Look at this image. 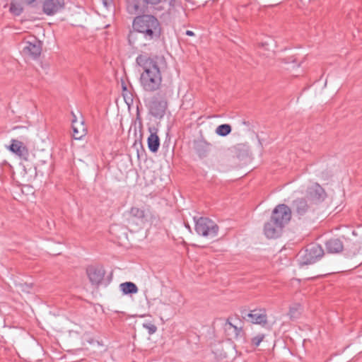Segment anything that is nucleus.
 Returning <instances> with one entry per match:
<instances>
[{
  "label": "nucleus",
  "instance_id": "f257e3e1",
  "mask_svg": "<svg viewBox=\"0 0 362 362\" xmlns=\"http://www.w3.org/2000/svg\"><path fill=\"white\" fill-rule=\"evenodd\" d=\"M136 64L143 68L140 83L143 89L146 92L158 90L162 83V75L158 63L147 55L140 54L136 59Z\"/></svg>",
  "mask_w": 362,
  "mask_h": 362
},
{
  "label": "nucleus",
  "instance_id": "f03ea898",
  "mask_svg": "<svg viewBox=\"0 0 362 362\" xmlns=\"http://www.w3.org/2000/svg\"><path fill=\"white\" fill-rule=\"evenodd\" d=\"M132 27L135 32L141 33L148 41L158 39L160 35L161 28L158 20L154 16L145 13L134 18Z\"/></svg>",
  "mask_w": 362,
  "mask_h": 362
},
{
  "label": "nucleus",
  "instance_id": "7ed1b4c3",
  "mask_svg": "<svg viewBox=\"0 0 362 362\" xmlns=\"http://www.w3.org/2000/svg\"><path fill=\"white\" fill-rule=\"evenodd\" d=\"M153 215L149 209L132 206L127 213L128 226L143 228L147 222L152 221Z\"/></svg>",
  "mask_w": 362,
  "mask_h": 362
},
{
  "label": "nucleus",
  "instance_id": "20e7f679",
  "mask_svg": "<svg viewBox=\"0 0 362 362\" xmlns=\"http://www.w3.org/2000/svg\"><path fill=\"white\" fill-rule=\"evenodd\" d=\"M195 231L199 235L205 238H215L218 232V225L206 217L194 218Z\"/></svg>",
  "mask_w": 362,
  "mask_h": 362
},
{
  "label": "nucleus",
  "instance_id": "39448f33",
  "mask_svg": "<svg viewBox=\"0 0 362 362\" xmlns=\"http://www.w3.org/2000/svg\"><path fill=\"white\" fill-rule=\"evenodd\" d=\"M324 255L322 247L317 244H311L304 251H300L298 255V261L300 265L315 263Z\"/></svg>",
  "mask_w": 362,
  "mask_h": 362
},
{
  "label": "nucleus",
  "instance_id": "423d86ee",
  "mask_svg": "<svg viewBox=\"0 0 362 362\" xmlns=\"http://www.w3.org/2000/svg\"><path fill=\"white\" fill-rule=\"evenodd\" d=\"M243 320L252 324L265 326L267 322V311L264 308H255L247 311L246 309L240 310Z\"/></svg>",
  "mask_w": 362,
  "mask_h": 362
},
{
  "label": "nucleus",
  "instance_id": "0eeeda50",
  "mask_svg": "<svg viewBox=\"0 0 362 362\" xmlns=\"http://www.w3.org/2000/svg\"><path fill=\"white\" fill-rule=\"evenodd\" d=\"M162 0H127V10L134 15L144 13L149 8L159 4Z\"/></svg>",
  "mask_w": 362,
  "mask_h": 362
},
{
  "label": "nucleus",
  "instance_id": "6e6552de",
  "mask_svg": "<svg viewBox=\"0 0 362 362\" xmlns=\"http://www.w3.org/2000/svg\"><path fill=\"white\" fill-rule=\"evenodd\" d=\"M270 218L284 228L291 221V209L284 204H279L273 209Z\"/></svg>",
  "mask_w": 362,
  "mask_h": 362
},
{
  "label": "nucleus",
  "instance_id": "1a4fd4ad",
  "mask_svg": "<svg viewBox=\"0 0 362 362\" xmlns=\"http://www.w3.org/2000/svg\"><path fill=\"white\" fill-rule=\"evenodd\" d=\"M238 321L241 324L238 319L229 317L224 324L223 329L225 333L230 339H238L243 337L245 335L243 327L240 325H238Z\"/></svg>",
  "mask_w": 362,
  "mask_h": 362
},
{
  "label": "nucleus",
  "instance_id": "9d476101",
  "mask_svg": "<svg viewBox=\"0 0 362 362\" xmlns=\"http://www.w3.org/2000/svg\"><path fill=\"white\" fill-rule=\"evenodd\" d=\"M25 46L23 48V54L32 59H37L42 52V42L36 37H32L30 40L24 42Z\"/></svg>",
  "mask_w": 362,
  "mask_h": 362
},
{
  "label": "nucleus",
  "instance_id": "9b49d317",
  "mask_svg": "<svg viewBox=\"0 0 362 362\" xmlns=\"http://www.w3.org/2000/svg\"><path fill=\"white\" fill-rule=\"evenodd\" d=\"M168 103L165 99L159 100L157 98H153L149 104L150 113L155 117L162 118L167 109Z\"/></svg>",
  "mask_w": 362,
  "mask_h": 362
},
{
  "label": "nucleus",
  "instance_id": "f8f14e48",
  "mask_svg": "<svg viewBox=\"0 0 362 362\" xmlns=\"http://www.w3.org/2000/svg\"><path fill=\"white\" fill-rule=\"evenodd\" d=\"M7 149L24 160H27L28 158V148L19 140L14 139H11V144L7 147Z\"/></svg>",
  "mask_w": 362,
  "mask_h": 362
},
{
  "label": "nucleus",
  "instance_id": "ddd939ff",
  "mask_svg": "<svg viewBox=\"0 0 362 362\" xmlns=\"http://www.w3.org/2000/svg\"><path fill=\"white\" fill-rule=\"evenodd\" d=\"M283 229V226L270 218L264 226V234L267 238H277L281 235Z\"/></svg>",
  "mask_w": 362,
  "mask_h": 362
},
{
  "label": "nucleus",
  "instance_id": "4468645a",
  "mask_svg": "<svg viewBox=\"0 0 362 362\" xmlns=\"http://www.w3.org/2000/svg\"><path fill=\"white\" fill-rule=\"evenodd\" d=\"M326 194L323 188L317 183H315L308 188L307 198L310 202L317 203L324 200Z\"/></svg>",
  "mask_w": 362,
  "mask_h": 362
},
{
  "label": "nucleus",
  "instance_id": "2eb2a0df",
  "mask_svg": "<svg viewBox=\"0 0 362 362\" xmlns=\"http://www.w3.org/2000/svg\"><path fill=\"white\" fill-rule=\"evenodd\" d=\"M64 0H45L42 11L47 16H53L64 7Z\"/></svg>",
  "mask_w": 362,
  "mask_h": 362
},
{
  "label": "nucleus",
  "instance_id": "dca6fc26",
  "mask_svg": "<svg viewBox=\"0 0 362 362\" xmlns=\"http://www.w3.org/2000/svg\"><path fill=\"white\" fill-rule=\"evenodd\" d=\"M91 284L95 287L107 286L112 280V273H87Z\"/></svg>",
  "mask_w": 362,
  "mask_h": 362
},
{
  "label": "nucleus",
  "instance_id": "f3484780",
  "mask_svg": "<svg viewBox=\"0 0 362 362\" xmlns=\"http://www.w3.org/2000/svg\"><path fill=\"white\" fill-rule=\"evenodd\" d=\"M292 207L295 214L298 216H303L307 214L310 205L305 198H297L293 201Z\"/></svg>",
  "mask_w": 362,
  "mask_h": 362
},
{
  "label": "nucleus",
  "instance_id": "a211bd4d",
  "mask_svg": "<svg viewBox=\"0 0 362 362\" xmlns=\"http://www.w3.org/2000/svg\"><path fill=\"white\" fill-rule=\"evenodd\" d=\"M149 131L151 134L147 139L148 147L150 151L156 153L160 146V139L157 135V130L155 128H149Z\"/></svg>",
  "mask_w": 362,
  "mask_h": 362
},
{
  "label": "nucleus",
  "instance_id": "6ab92c4d",
  "mask_svg": "<svg viewBox=\"0 0 362 362\" xmlns=\"http://www.w3.org/2000/svg\"><path fill=\"white\" fill-rule=\"evenodd\" d=\"M326 249L329 253H339L343 250L342 242L337 238L330 239L327 241Z\"/></svg>",
  "mask_w": 362,
  "mask_h": 362
},
{
  "label": "nucleus",
  "instance_id": "aec40b11",
  "mask_svg": "<svg viewBox=\"0 0 362 362\" xmlns=\"http://www.w3.org/2000/svg\"><path fill=\"white\" fill-rule=\"evenodd\" d=\"M72 115L74 117L72 119L73 137L75 139H81L83 136L86 135V129L84 127L83 122L80 124V127H78L76 117L74 112H72Z\"/></svg>",
  "mask_w": 362,
  "mask_h": 362
},
{
  "label": "nucleus",
  "instance_id": "412c9836",
  "mask_svg": "<svg viewBox=\"0 0 362 362\" xmlns=\"http://www.w3.org/2000/svg\"><path fill=\"white\" fill-rule=\"evenodd\" d=\"M119 288L124 295L135 294L139 291V288L136 285L131 281H126L120 284Z\"/></svg>",
  "mask_w": 362,
  "mask_h": 362
},
{
  "label": "nucleus",
  "instance_id": "4be33fe9",
  "mask_svg": "<svg viewBox=\"0 0 362 362\" xmlns=\"http://www.w3.org/2000/svg\"><path fill=\"white\" fill-rule=\"evenodd\" d=\"M211 144L205 140H200L196 144V151L200 158H204L207 156Z\"/></svg>",
  "mask_w": 362,
  "mask_h": 362
},
{
  "label": "nucleus",
  "instance_id": "5701e85b",
  "mask_svg": "<svg viewBox=\"0 0 362 362\" xmlns=\"http://www.w3.org/2000/svg\"><path fill=\"white\" fill-rule=\"evenodd\" d=\"M302 306L300 303H294L290 306L288 315L291 320L298 319L301 314Z\"/></svg>",
  "mask_w": 362,
  "mask_h": 362
},
{
  "label": "nucleus",
  "instance_id": "b1692460",
  "mask_svg": "<svg viewBox=\"0 0 362 362\" xmlns=\"http://www.w3.org/2000/svg\"><path fill=\"white\" fill-rule=\"evenodd\" d=\"M232 131L231 126L228 124H223L218 126L215 130L216 134L221 136H226Z\"/></svg>",
  "mask_w": 362,
  "mask_h": 362
},
{
  "label": "nucleus",
  "instance_id": "393cba45",
  "mask_svg": "<svg viewBox=\"0 0 362 362\" xmlns=\"http://www.w3.org/2000/svg\"><path fill=\"white\" fill-rule=\"evenodd\" d=\"M16 285L21 289V291L26 292V293H30L33 286V283H28V282H23V281L16 282Z\"/></svg>",
  "mask_w": 362,
  "mask_h": 362
},
{
  "label": "nucleus",
  "instance_id": "a878e982",
  "mask_svg": "<svg viewBox=\"0 0 362 362\" xmlns=\"http://www.w3.org/2000/svg\"><path fill=\"white\" fill-rule=\"evenodd\" d=\"M120 230H124V229L117 224H113L110 227V233L115 237H121L122 234L125 235L124 232L119 233Z\"/></svg>",
  "mask_w": 362,
  "mask_h": 362
},
{
  "label": "nucleus",
  "instance_id": "bb28decb",
  "mask_svg": "<svg viewBox=\"0 0 362 362\" xmlns=\"http://www.w3.org/2000/svg\"><path fill=\"white\" fill-rule=\"evenodd\" d=\"M264 337L265 335L264 334H259L257 336L252 338L251 343L254 346L257 347L260 344V343L264 340Z\"/></svg>",
  "mask_w": 362,
  "mask_h": 362
},
{
  "label": "nucleus",
  "instance_id": "cd10ccee",
  "mask_svg": "<svg viewBox=\"0 0 362 362\" xmlns=\"http://www.w3.org/2000/svg\"><path fill=\"white\" fill-rule=\"evenodd\" d=\"M103 270V267L100 264H94L90 265L87 268L86 272H102Z\"/></svg>",
  "mask_w": 362,
  "mask_h": 362
},
{
  "label": "nucleus",
  "instance_id": "c85d7f7f",
  "mask_svg": "<svg viewBox=\"0 0 362 362\" xmlns=\"http://www.w3.org/2000/svg\"><path fill=\"white\" fill-rule=\"evenodd\" d=\"M10 11L16 16H18L22 12V8L16 6L15 4L11 3L10 5Z\"/></svg>",
  "mask_w": 362,
  "mask_h": 362
},
{
  "label": "nucleus",
  "instance_id": "c756f323",
  "mask_svg": "<svg viewBox=\"0 0 362 362\" xmlns=\"http://www.w3.org/2000/svg\"><path fill=\"white\" fill-rule=\"evenodd\" d=\"M144 327L148 329L150 334L155 333L157 330L156 326L151 323L144 324Z\"/></svg>",
  "mask_w": 362,
  "mask_h": 362
},
{
  "label": "nucleus",
  "instance_id": "7c9ffc66",
  "mask_svg": "<svg viewBox=\"0 0 362 362\" xmlns=\"http://www.w3.org/2000/svg\"><path fill=\"white\" fill-rule=\"evenodd\" d=\"M112 0H102V3L105 7L108 8L112 4Z\"/></svg>",
  "mask_w": 362,
  "mask_h": 362
},
{
  "label": "nucleus",
  "instance_id": "2f4dec72",
  "mask_svg": "<svg viewBox=\"0 0 362 362\" xmlns=\"http://www.w3.org/2000/svg\"><path fill=\"white\" fill-rule=\"evenodd\" d=\"M186 35H189V36H192V35H194V33L192 30H187Z\"/></svg>",
  "mask_w": 362,
  "mask_h": 362
},
{
  "label": "nucleus",
  "instance_id": "473e14b6",
  "mask_svg": "<svg viewBox=\"0 0 362 362\" xmlns=\"http://www.w3.org/2000/svg\"><path fill=\"white\" fill-rule=\"evenodd\" d=\"M27 4H30L33 3L35 0H24Z\"/></svg>",
  "mask_w": 362,
  "mask_h": 362
},
{
  "label": "nucleus",
  "instance_id": "72a5a7b5",
  "mask_svg": "<svg viewBox=\"0 0 362 362\" xmlns=\"http://www.w3.org/2000/svg\"><path fill=\"white\" fill-rule=\"evenodd\" d=\"M122 88H123L124 90H127V88H126V86L124 85H122Z\"/></svg>",
  "mask_w": 362,
  "mask_h": 362
},
{
  "label": "nucleus",
  "instance_id": "f704fd0d",
  "mask_svg": "<svg viewBox=\"0 0 362 362\" xmlns=\"http://www.w3.org/2000/svg\"><path fill=\"white\" fill-rule=\"evenodd\" d=\"M171 93V91H170V90H168V91H165V93H164V94H165V95H166L167 93Z\"/></svg>",
  "mask_w": 362,
  "mask_h": 362
},
{
  "label": "nucleus",
  "instance_id": "c9c22d12",
  "mask_svg": "<svg viewBox=\"0 0 362 362\" xmlns=\"http://www.w3.org/2000/svg\"><path fill=\"white\" fill-rule=\"evenodd\" d=\"M345 272H350V270H346Z\"/></svg>",
  "mask_w": 362,
  "mask_h": 362
}]
</instances>
